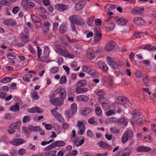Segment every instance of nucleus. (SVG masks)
<instances>
[{
  "instance_id": "1",
  "label": "nucleus",
  "mask_w": 156,
  "mask_h": 156,
  "mask_svg": "<svg viewBox=\"0 0 156 156\" xmlns=\"http://www.w3.org/2000/svg\"><path fill=\"white\" fill-rule=\"evenodd\" d=\"M69 19L71 23L82 26L84 23V20L80 16L76 15H73L69 16Z\"/></svg>"
},
{
  "instance_id": "2",
  "label": "nucleus",
  "mask_w": 156,
  "mask_h": 156,
  "mask_svg": "<svg viewBox=\"0 0 156 156\" xmlns=\"http://www.w3.org/2000/svg\"><path fill=\"white\" fill-rule=\"evenodd\" d=\"M107 62L108 65L112 68L115 69L119 68V66L122 65V64L116 62L114 59L110 56L106 57Z\"/></svg>"
},
{
  "instance_id": "3",
  "label": "nucleus",
  "mask_w": 156,
  "mask_h": 156,
  "mask_svg": "<svg viewBox=\"0 0 156 156\" xmlns=\"http://www.w3.org/2000/svg\"><path fill=\"white\" fill-rule=\"evenodd\" d=\"M76 126L78 127L79 129L77 131V133L80 135H83L85 130L84 124L83 121H77Z\"/></svg>"
},
{
  "instance_id": "4",
  "label": "nucleus",
  "mask_w": 156,
  "mask_h": 156,
  "mask_svg": "<svg viewBox=\"0 0 156 156\" xmlns=\"http://www.w3.org/2000/svg\"><path fill=\"white\" fill-rule=\"evenodd\" d=\"M133 136V132L130 130L126 132L122 137V142L123 143H126L128 141V139H130Z\"/></svg>"
},
{
  "instance_id": "5",
  "label": "nucleus",
  "mask_w": 156,
  "mask_h": 156,
  "mask_svg": "<svg viewBox=\"0 0 156 156\" xmlns=\"http://www.w3.org/2000/svg\"><path fill=\"white\" fill-rule=\"evenodd\" d=\"M132 153L131 149L127 148L119 151L116 156H129Z\"/></svg>"
},
{
  "instance_id": "6",
  "label": "nucleus",
  "mask_w": 156,
  "mask_h": 156,
  "mask_svg": "<svg viewBox=\"0 0 156 156\" xmlns=\"http://www.w3.org/2000/svg\"><path fill=\"white\" fill-rule=\"evenodd\" d=\"M94 41L97 42L100 40L101 38L102 34L101 31L99 29L96 28H94Z\"/></svg>"
},
{
  "instance_id": "7",
  "label": "nucleus",
  "mask_w": 156,
  "mask_h": 156,
  "mask_svg": "<svg viewBox=\"0 0 156 156\" xmlns=\"http://www.w3.org/2000/svg\"><path fill=\"white\" fill-rule=\"evenodd\" d=\"M25 140L22 139L18 138L12 140L9 143L12 145L18 146L25 143Z\"/></svg>"
},
{
  "instance_id": "8",
  "label": "nucleus",
  "mask_w": 156,
  "mask_h": 156,
  "mask_svg": "<svg viewBox=\"0 0 156 156\" xmlns=\"http://www.w3.org/2000/svg\"><path fill=\"white\" fill-rule=\"evenodd\" d=\"M83 71L90 74L92 77L95 75V71L89 67L86 66H83L82 67Z\"/></svg>"
},
{
  "instance_id": "9",
  "label": "nucleus",
  "mask_w": 156,
  "mask_h": 156,
  "mask_svg": "<svg viewBox=\"0 0 156 156\" xmlns=\"http://www.w3.org/2000/svg\"><path fill=\"white\" fill-rule=\"evenodd\" d=\"M116 103L121 105H124L127 102L126 98L123 96H120L116 98Z\"/></svg>"
},
{
  "instance_id": "10",
  "label": "nucleus",
  "mask_w": 156,
  "mask_h": 156,
  "mask_svg": "<svg viewBox=\"0 0 156 156\" xmlns=\"http://www.w3.org/2000/svg\"><path fill=\"white\" fill-rule=\"evenodd\" d=\"M115 43L112 41L108 42L105 46V50L106 51H109L112 50L115 46Z\"/></svg>"
},
{
  "instance_id": "11",
  "label": "nucleus",
  "mask_w": 156,
  "mask_h": 156,
  "mask_svg": "<svg viewBox=\"0 0 156 156\" xmlns=\"http://www.w3.org/2000/svg\"><path fill=\"white\" fill-rule=\"evenodd\" d=\"M50 102L53 105L57 106H60L63 104V101L59 100L58 98H55L50 100Z\"/></svg>"
},
{
  "instance_id": "12",
  "label": "nucleus",
  "mask_w": 156,
  "mask_h": 156,
  "mask_svg": "<svg viewBox=\"0 0 156 156\" xmlns=\"http://www.w3.org/2000/svg\"><path fill=\"white\" fill-rule=\"evenodd\" d=\"M55 8L58 11L63 12L65 10L68 9L69 7L67 5H65L61 4H58L55 5Z\"/></svg>"
},
{
  "instance_id": "13",
  "label": "nucleus",
  "mask_w": 156,
  "mask_h": 156,
  "mask_svg": "<svg viewBox=\"0 0 156 156\" xmlns=\"http://www.w3.org/2000/svg\"><path fill=\"white\" fill-rule=\"evenodd\" d=\"M31 17L33 21L35 23H37V24H36L37 25V27L38 28L41 27L42 26V22L41 20L37 18L34 15H31Z\"/></svg>"
},
{
  "instance_id": "14",
  "label": "nucleus",
  "mask_w": 156,
  "mask_h": 156,
  "mask_svg": "<svg viewBox=\"0 0 156 156\" xmlns=\"http://www.w3.org/2000/svg\"><path fill=\"white\" fill-rule=\"evenodd\" d=\"M56 51L60 55L64 57L66 56L67 54V50L62 47H58Z\"/></svg>"
},
{
  "instance_id": "15",
  "label": "nucleus",
  "mask_w": 156,
  "mask_h": 156,
  "mask_svg": "<svg viewBox=\"0 0 156 156\" xmlns=\"http://www.w3.org/2000/svg\"><path fill=\"white\" fill-rule=\"evenodd\" d=\"M85 1H82L76 4L75 8L76 10L79 11L82 9L85 5Z\"/></svg>"
},
{
  "instance_id": "16",
  "label": "nucleus",
  "mask_w": 156,
  "mask_h": 156,
  "mask_svg": "<svg viewBox=\"0 0 156 156\" xmlns=\"http://www.w3.org/2000/svg\"><path fill=\"white\" fill-rule=\"evenodd\" d=\"M87 57L88 59L90 60L94 58V52L92 49L89 48L87 50Z\"/></svg>"
},
{
  "instance_id": "17",
  "label": "nucleus",
  "mask_w": 156,
  "mask_h": 156,
  "mask_svg": "<svg viewBox=\"0 0 156 156\" xmlns=\"http://www.w3.org/2000/svg\"><path fill=\"white\" fill-rule=\"evenodd\" d=\"M51 112L59 121H60L63 119L62 115L55 110H51Z\"/></svg>"
},
{
  "instance_id": "18",
  "label": "nucleus",
  "mask_w": 156,
  "mask_h": 156,
  "mask_svg": "<svg viewBox=\"0 0 156 156\" xmlns=\"http://www.w3.org/2000/svg\"><path fill=\"white\" fill-rule=\"evenodd\" d=\"M84 142V139L83 137H80L77 138L75 140L74 143L76 146H80L83 144Z\"/></svg>"
},
{
  "instance_id": "19",
  "label": "nucleus",
  "mask_w": 156,
  "mask_h": 156,
  "mask_svg": "<svg viewBox=\"0 0 156 156\" xmlns=\"http://www.w3.org/2000/svg\"><path fill=\"white\" fill-rule=\"evenodd\" d=\"M65 145V143L64 141H57L52 143L48 146H63Z\"/></svg>"
},
{
  "instance_id": "20",
  "label": "nucleus",
  "mask_w": 156,
  "mask_h": 156,
  "mask_svg": "<svg viewBox=\"0 0 156 156\" xmlns=\"http://www.w3.org/2000/svg\"><path fill=\"white\" fill-rule=\"evenodd\" d=\"M151 149L149 147H138L137 150L141 152H146L151 151Z\"/></svg>"
},
{
  "instance_id": "21",
  "label": "nucleus",
  "mask_w": 156,
  "mask_h": 156,
  "mask_svg": "<svg viewBox=\"0 0 156 156\" xmlns=\"http://www.w3.org/2000/svg\"><path fill=\"white\" fill-rule=\"evenodd\" d=\"M20 36L21 37V41L23 43H26L28 40L29 37L28 36L24 33L20 34Z\"/></svg>"
},
{
  "instance_id": "22",
  "label": "nucleus",
  "mask_w": 156,
  "mask_h": 156,
  "mask_svg": "<svg viewBox=\"0 0 156 156\" xmlns=\"http://www.w3.org/2000/svg\"><path fill=\"white\" fill-rule=\"evenodd\" d=\"M50 25V23L49 22H44L43 23V29L44 33H46L48 32Z\"/></svg>"
},
{
  "instance_id": "23",
  "label": "nucleus",
  "mask_w": 156,
  "mask_h": 156,
  "mask_svg": "<svg viewBox=\"0 0 156 156\" xmlns=\"http://www.w3.org/2000/svg\"><path fill=\"white\" fill-rule=\"evenodd\" d=\"M98 65L104 71H106L108 69L107 65L102 62H98L97 63Z\"/></svg>"
},
{
  "instance_id": "24",
  "label": "nucleus",
  "mask_w": 156,
  "mask_h": 156,
  "mask_svg": "<svg viewBox=\"0 0 156 156\" xmlns=\"http://www.w3.org/2000/svg\"><path fill=\"white\" fill-rule=\"evenodd\" d=\"M140 48L144 49L149 51H151L153 49H156V46H152L149 45H146L139 47Z\"/></svg>"
},
{
  "instance_id": "25",
  "label": "nucleus",
  "mask_w": 156,
  "mask_h": 156,
  "mask_svg": "<svg viewBox=\"0 0 156 156\" xmlns=\"http://www.w3.org/2000/svg\"><path fill=\"white\" fill-rule=\"evenodd\" d=\"M4 23L5 25L13 26L16 24V22L15 20L10 19L8 20L5 21Z\"/></svg>"
},
{
  "instance_id": "26",
  "label": "nucleus",
  "mask_w": 156,
  "mask_h": 156,
  "mask_svg": "<svg viewBox=\"0 0 156 156\" xmlns=\"http://www.w3.org/2000/svg\"><path fill=\"white\" fill-rule=\"evenodd\" d=\"M77 100L78 101H87L89 100V98L87 96L81 95L78 96L76 97Z\"/></svg>"
},
{
  "instance_id": "27",
  "label": "nucleus",
  "mask_w": 156,
  "mask_h": 156,
  "mask_svg": "<svg viewBox=\"0 0 156 156\" xmlns=\"http://www.w3.org/2000/svg\"><path fill=\"white\" fill-rule=\"evenodd\" d=\"M10 110L12 111L17 112L20 110V107L17 103L10 107Z\"/></svg>"
},
{
  "instance_id": "28",
  "label": "nucleus",
  "mask_w": 156,
  "mask_h": 156,
  "mask_svg": "<svg viewBox=\"0 0 156 156\" xmlns=\"http://www.w3.org/2000/svg\"><path fill=\"white\" fill-rule=\"evenodd\" d=\"M59 92L60 96L61 98L63 99L66 96V90L63 88H61L60 90L58 91V92Z\"/></svg>"
},
{
  "instance_id": "29",
  "label": "nucleus",
  "mask_w": 156,
  "mask_h": 156,
  "mask_svg": "<svg viewBox=\"0 0 156 156\" xmlns=\"http://www.w3.org/2000/svg\"><path fill=\"white\" fill-rule=\"evenodd\" d=\"M118 24L120 26H124L128 22L127 20L124 18H119V20Z\"/></svg>"
},
{
  "instance_id": "30",
  "label": "nucleus",
  "mask_w": 156,
  "mask_h": 156,
  "mask_svg": "<svg viewBox=\"0 0 156 156\" xmlns=\"http://www.w3.org/2000/svg\"><path fill=\"white\" fill-rule=\"evenodd\" d=\"M87 88H81L77 87L76 88V91L78 94L86 92L87 91Z\"/></svg>"
},
{
  "instance_id": "31",
  "label": "nucleus",
  "mask_w": 156,
  "mask_h": 156,
  "mask_svg": "<svg viewBox=\"0 0 156 156\" xmlns=\"http://www.w3.org/2000/svg\"><path fill=\"white\" fill-rule=\"evenodd\" d=\"M115 8V5L112 4L107 5L105 8V11H109L113 10Z\"/></svg>"
},
{
  "instance_id": "32",
  "label": "nucleus",
  "mask_w": 156,
  "mask_h": 156,
  "mask_svg": "<svg viewBox=\"0 0 156 156\" xmlns=\"http://www.w3.org/2000/svg\"><path fill=\"white\" fill-rule=\"evenodd\" d=\"M118 122L119 123V125H121L123 124L125 126L126 125L128 122L127 120L124 118L120 119Z\"/></svg>"
},
{
  "instance_id": "33",
  "label": "nucleus",
  "mask_w": 156,
  "mask_h": 156,
  "mask_svg": "<svg viewBox=\"0 0 156 156\" xmlns=\"http://www.w3.org/2000/svg\"><path fill=\"white\" fill-rule=\"evenodd\" d=\"M67 27V26L66 25L62 24L60 28L59 31L62 34L64 33L66 30Z\"/></svg>"
},
{
  "instance_id": "34",
  "label": "nucleus",
  "mask_w": 156,
  "mask_h": 156,
  "mask_svg": "<svg viewBox=\"0 0 156 156\" xmlns=\"http://www.w3.org/2000/svg\"><path fill=\"white\" fill-rule=\"evenodd\" d=\"M32 74H27L25 75L23 78V80L27 82H28L30 81L29 79L32 78Z\"/></svg>"
},
{
  "instance_id": "35",
  "label": "nucleus",
  "mask_w": 156,
  "mask_h": 156,
  "mask_svg": "<svg viewBox=\"0 0 156 156\" xmlns=\"http://www.w3.org/2000/svg\"><path fill=\"white\" fill-rule=\"evenodd\" d=\"M20 125V122H14L10 124L9 127L11 128L16 129L18 128Z\"/></svg>"
},
{
  "instance_id": "36",
  "label": "nucleus",
  "mask_w": 156,
  "mask_h": 156,
  "mask_svg": "<svg viewBox=\"0 0 156 156\" xmlns=\"http://www.w3.org/2000/svg\"><path fill=\"white\" fill-rule=\"evenodd\" d=\"M95 19L94 16H93L89 18L87 20V23L89 26H91L92 22Z\"/></svg>"
},
{
  "instance_id": "37",
  "label": "nucleus",
  "mask_w": 156,
  "mask_h": 156,
  "mask_svg": "<svg viewBox=\"0 0 156 156\" xmlns=\"http://www.w3.org/2000/svg\"><path fill=\"white\" fill-rule=\"evenodd\" d=\"M65 114L67 118H71L75 113H74L72 111L70 110L66 112Z\"/></svg>"
},
{
  "instance_id": "38",
  "label": "nucleus",
  "mask_w": 156,
  "mask_h": 156,
  "mask_svg": "<svg viewBox=\"0 0 156 156\" xmlns=\"http://www.w3.org/2000/svg\"><path fill=\"white\" fill-rule=\"evenodd\" d=\"M86 84V82L85 80H82L78 82L76 85L78 87H81L85 85Z\"/></svg>"
},
{
  "instance_id": "39",
  "label": "nucleus",
  "mask_w": 156,
  "mask_h": 156,
  "mask_svg": "<svg viewBox=\"0 0 156 156\" xmlns=\"http://www.w3.org/2000/svg\"><path fill=\"white\" fill-rule=\"evenodd\" d=\"M67 82V78L66 76H63L60 78L59 83L61 84H65Z\"/></svg>"
},
{
  "instance_id": "40",
  "label": "nucleus",
  "mask_w": 156,
  "mask_h": 156,
  "mask_svg": "<svg viewBox=\"0 0 156 156\" xmlns=\"http://www.w3.org/2000/svg\"><path fill=\"white\" fill-rule=\"evenodd\" d=\"M95 93L97 95L99 96L104 95L105 93L103 90L97 89L95 91Z\"/></svg>"
},
{
  "instance_id": "41",
  "label": "nucleus",
  "mask_w": 156,
  "mask_h": 156,
  "mask_svg": "<svg viewBox=\"0 0 156 156\" xmlns=\"http://www.w3.org/2000/svg\"><path fill=\"white\" fill-rule=\"evenodd\" d=\"M29 128L30 130L33 131H39L40 129V127L38 126H29Z\"/></svg>"
},
{
  "instance_id": "42",
  "label": "nucleus",
  "mask_w": 156,
  "mask_h": 156,
  "mask_svg": "<svg viewBox=\"0 0 156 156\" xmlns=\"http://www.w3.org/2000/svg\"><path fill=\"white\" fill-rule=\"evenodd\" d=\"M78 154V152L76 150H74L68 154H66L65 156H75Z\"/></svg>"
},
{
  "instance_id": "43",
  "label": "nucleus",
  "mask_w": 156,
  "mask_h": 156,
  "mask_svg": "<svg viewBox=\"0 0 156 156\" xmlns=\"http://www.w3.org/2000/svg\"><path fill=\"white\" fill-rule=\"evenodd\" d=\"M31 96L35 100H37L39 98V96L37 94V92L34 91L31 94Z\"/></svg>"
},
{
  "instance_id": "44",
  "label": "nucleus",
  "mask_w": 156,
  "mask_h": 156,
  "mask_svg": "<svg viewBox=\"0 0 156 156\" xmlns=\"http://www.w3.org/2000/svg\"><path fill=\"white\" fill-rule=\"evenodd\" d=\"M30 117L29 116H26L23 117V123H26L30 120Z\"/></svg>"
},
{
  "instance_id": "45",
  "label": "nucleus",
  "mask_w": 156,
  "mask_h": 156,
  "mask_svg": "<svg viewBox=\"0 0 156 156\" xmlns=\"http://www.w3.org/2000/svg\"><path fill=\"white\" fill-rule=\"evenodd\" d=\"M115 112L114 110H109L105 112V115L107 116H110L113 114H115Z\"/></svg>"
},
{
  "instance_id": "46",
  "label": "nucleus",
  "mask_w": 156,
  "mask_h": 156,
  "mask_svg": "<svg viewBox=\"0 0 156 156\" xmlns=\"http://www.w3.org/2000/svg\"><path fill=\"white\" fill-rule=\"evenodd\" d=\"M77 106L75 103L73 104L71 106V109L70 110L72 111L74 113H75L77 111Z\"/></svg>"
},
{
  "instance_id": "47",
  "label": "nucleus",
  "mask_w": 156,
  "mask_h": 156,
  "mask_svg": "<svg viewBox=\"0 0 156 156\" xmlns=\"http://www.w3.org/2000/svg\"><path fill=\"white\" fill-rule=\"evenodd\" d=\"M133 117L134 118L140 116L141 115V114L137 111H133L132 113Z\"/></svg>"
},
{
  "instance_id": "48",
  "label": "nucleus",
  "mask_w": 156,
  "mask_h": 156,
  "mask_svg": "<svg viewBox=\"0 0 156 156\" xmlns=\"http://www.w3.org/2000/svg\"><path fill=\"white\" fill-rule=\"evenodd\" d=\"M95 112L96 114L100 116L101 114V110L100 108L99 107H97L95 108Z\"/></svg>"
},
{
  "instance_id": "49",
  "label": "nucleus",
  "mask_w": 156,
  "mask_h": 156,
  "mask_svg": "<svg viewBox=\"0 0 156 156\" xmlns=\"http://www.w3.org/2000/svg\"><path fill=\"white\" fill-rule=\"evenodd\" d=\"M56 151L55 150L46 151L45 153V154L46 156H49V155L53 154L56 153Z\"/></svg>"
},
{
  "instance_id": "50",
  "label": "nucleus",
  "mask_w": 156,
  "mask_h": 156,
  "mask_svg": "<svg viewBox=\"0 0 156 156\" xmlns=\"http://www.w3.org/2000/svg\"><path fill=\"white\" fill-rule=\"evenodd\" d=\"M58 69H59L58 67H54L51 69V72L52 73H55L58 71Z\"/></svg>"
},
{
  "instance_id": "51",
  "label": "nucleus",
  "mask_w": 156,
  "mask_h": 156,
  "mask_svg": "<svg viewBox=\"0 0 156 156\" xmlns=\"http://www.w3.org/2000/svg\"><path fill=\"white\" fill-rule=\"evenodd\" d=\"M11 80V78L10 77H7L1 80V82L3 83H7L10 82Z\"/></svg>"
},
{
  "instance_id": "52",
  "label": "nucleus",
  "mask_w": 156,
  "mask_h": 156,
  "mask_svg": "<svg viewBox=\"0 0 156 156\" xmlns=\"http://www.w3.org/2000/svg\"><path fill=\"white\" fill-rule=\"evenodd\" d=\"M110 130L111 132L115 134L118 133H119V130L115 127L111 128L110 129Z\"/></svg>"
},
{
  "instance_id": "53",
  "label": "nucleus",
  "mask_w": 156,
  "mask_h": 156,
  "mask_svg": "<svg viewBox=\"0 0 156 156\" xmlns=\"http://www.w3.org/2000/svg\"><path fill=\"white\" fill-rule=\"evenodd\" d=\"M0 3L2 5L7 6L9 5V2L8 0H2L0 2Z\"/></svg>"
},
{
  "instance_id": "54",
  "label": "nucleus",
  "mask_w": 156,
  "mask_h": 156,
  "mask_svg": "<svg viewBox=\"0 0 156 156\" xmlns=\"http://www.w3.org/2000/svg\"><path fill=\"white\" fill-rule=\"evenodd\" d=\"M54 141V139H51L48 141H44L41 143V144L42 146H45L47 144H49L50 143Z\"/></svg>"
},
{
  "instance_id": "55",
  "label": "nucleus",
  "mask_w": 156,
  "mask_h": 156,
  "mask_svg": "<svg viewBox=\"0 0 156 156\" xmlns=\"http://www.w3.org/2000/svg\"><path fill=\"white\" fill-rule=\"evenodd\" d=\"M7 57L8 59H13L15 58V56L14 54L12 53H9L7 55Z\"/></svg>"
},
{
  "instance_id": "56",
  "label": "nucleus",
  "mask_w": 156,
  "mask_h": 156,
  "mask_svg": "<svg viewBox=\"0 0 156 156\" xmlns=\"http://www.w3.org/2000/svg\"><path fill=\"white\" fill-rule=\"evenodd\" d=\"M102 107L104 110H107L110 108V107L107 103H103L102 104Z\"/></svg>"
},
{
  "instance_id": "57",
  "label": "nucleus",
  "mask_w": 156,
  "mask_h": 156,
  "mask_svg": "<svg viewBox=\"0 0 156 156\" xmlns=\"http://www.w3.org/2000/svg\"><path fill=\"white\" fill-rule=\"evenodd\" d=\"M108 27L110 30H112L115 27V24L113 23H109L108 24Z\"/></svg>"
},
{
  "instance_id": "58",
  "label": "nucleus",
  "mask_w": 156,
  "mask_h": 156,
  "mask_svg": "<svg viewBox=\"0 0 156 156\" xmlns=\"http://www.w3.org/2000/svg\"><path fill=\"white\" fill-rule=\"evenodd\" d=\"M135 74L136 76L138 78H140L142 76V72L138 70H137Z\"/></svg>"
},
{
  "instance_id": "59",
  "label": "nucleus",
  "mask_w": 156,
  "mask_h": 156,
  "mask_svg": "<svg viewBox=\"0 0 156 156\" xmlns=\"http://www.w3.org/2000/svg\"><path fill=\"white\" fill-rule=\"evenodd\" d=\"M142 35V33L139 32H135L134 35V37L136 38L140 37L141 35Z\"/></svg>"
},
{
  "instance_id": "60",
  "label": "nucleus",
  "mask_w": 156,
  "mask_h": 156,
  "mask_svg": "<svg viewBox=\"0 0 156 156\" xmlns=\"http://www.w3.org/2000/svg\"><path fill=\"white\" fill-rule=\"evenodd\" d=\"M140 20V17H136L133 19L134 22L136 24L138 25L139 24V22Z\"/></svg>"
},
{
  "instance_id": "61",
  "label": "nucleus",
  "mask_w": 156,
  "mask_h": 156,
  "mask_svg": "<svg viewBox=\"0 0 156 156\" xmlns=\"http://www.w3.org/2000/svg\"><path fill=\"white\" fill-rule=\"evenodd\" d=\"M28 0H23L21 2V5L23 7H26L27 6L28 4Z\"/></svg>"
},
{
  "instance_id": "62",
  "label": "nucleus",
  "mask_w": 156,
  "mask_h": 156,
  "mask_svg": "<svg viewBox=\"0 0 156 156\" xmlns=\"http://www.w3.org/2000/svg\"><path fill=\"white\" fill-rule=\"evenodd\" d=\"M20 10L18 6L14 7L12 9V12L14 14H16Z\"/></svg>"
},
{
  "instance_id": "63",
  "label": "nucleus",
  "mask_w": 156,
  "mask_h": 156,
  "mask_svg": "<svg viewBox=\"0 0 156 156\" xmlns=\"http://www.w3.org/2000/svg\"><path fill=\"white\" fill-rule=\"evenodd\" d=\"M41 61L44 62H49L48 58L46 56L42 57L41 58Z\"/></svg>"
},
{
  "instance_id": "64",
  "label": "nucleus",
  "mask_w": 156,
  "mask_h": 156,
  "mask_svg": "<svg viewBox=\"0 0 156 156\" xmlns=\"http://www.w3.org/2000/svg\"><path fill=\"white\" fill-rule=\"evenodd\" d=\"M45 127L48 130H50L52 128V126L51 124H45Z\"/></svg>"
}]
</instances>
